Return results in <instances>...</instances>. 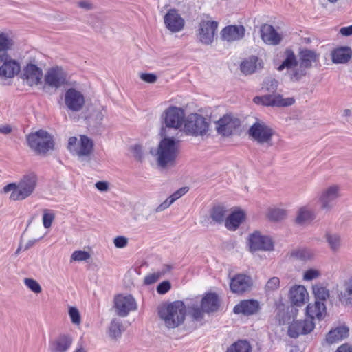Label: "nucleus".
I'll return each instance as SVG.
<instances>
[{
  "mask_svg": "<svg viewBox=\"0 0 352 352\" xmlns=\"http://www.w3.org/2000/svg\"><path fill=\"white\" fill-rule=\"evenodd\" d=\"M285 58L283 63L278 67V71H283L287 69L288 72L292 69L294 66H297L298 63L296 56L292 49H286L285 51Z\"/></svg>",
  "mask_w": 352,
  "mask_h": 352,
  "instance_id": "nucleus-37",
  "label": "nucleus"
},
{
  "mask_svg": "<svg viewBox=\"0 0 352 352\" xmlns=\"http://www.w3.org/2000/svg\"><path fill=\"white\" fill-rule=\"evenodd\" d=\"M106 113L107 111L104 107H95L91 109L90 113L85 118L89 126L98 127L102 124Z\"/></svg>",
  "mask_w": 352,
  "mask_h": 352,
  "instance_id": "nucleus-25",
  "label": "nucleus"
},
{
  "mask_svg": "<svg viewBox=\"0 0 352 352\" xmlns=\"http://www.w3.org/2000/svg\"><path fill=\"white\" fill-rule=\"evenodd\" d=\"M286 216V210L280 208H271L267 213L268 218L273 221H281L284 219Z\"/></svg>",
  "mask_w": 352,
  "mask_h": 352,
  "instance_id": "nucleus-46",
  "label": "nucleus"
},
{
  "mask_svg": "<svg viewBox=\"0 0 352 352\" xmlns=\"http://www.w3.org/2000/svg\"><path fill=\"white\" fill-rule=\"evenodd\" d=\"M93 141L87 136H81L79 149H76V154L81 156H89L93 150Z\"/></svg>",
  "mask_w": 352,
  "mask_h": 352,
  "instance_id": "nucleus-39",
  "label": "nucleus"
},
{
  "mask_svg": "<svg viewBox=\"0 0 352 352\" xmlns=\"http://www.w3.org/2000/svg\"><path fill=\"white\" fill-rule=\"evenodd\" d=\"M166 27L172 32L181 31L184 26V20L176 9H170L164 16Z\"/></svg>",
  "mask_w": 352,
  "mask_h": 352,
  "instance_id": "nucleus-17",
  "label": "nucleus"
},
{
  "mask_svg": "<svg viewBox=\"0 0 352 352\" xmlns=\"http://www.w3.org/2000/svg\"><path fill=\"white\" fill-rule=\"evenodd\" d=\"M307 319L314 318L322 320L326 314V306L323 302L316 300L314 303H309L306 309Z\"/></svg>",
  "mask_w": 352,
  "mask_h": 352,
  "instance_id": "nucleus-26",
  "label": "nucleus"
},
{
  "mask_svg": "<svg viewBox=\"0 0 352 352\" xmlns=\"http://www.w3.org/2000/svg\"><path fill=\"white\" fill-rule=\"evenodd\" d=\"M340 33L345 36H352V25L340 28Z\"/></svg>",
  "mask_w": 352,
  "mask_h": 352,
  "instance_id": "nucleus-63",
  "label": "nucleus"
},
{
  "mask_svg": "<svg viewBox=\"0 0 352 352\" xmlns=\"http://www.w3.org/2000/svg\"><path fill=\"white\" fill-rule=\"evenodd\" d=\"M316 300L324 302L330 296V292L322 283H318L312 286Z\"/></svg>",
  "mask_w": 352,
  "mask_h": 352,
  "instance_id": "nucleus-40",
  "label": "nucleus"
},
{
  "mask_svg": "<svg viewBox=\"0 0 352 352\" xmlns=\"http://www.w3.org/2000/svg\"><path fill=\"white\" fill-rule=\"evenodd\" d=\"M314 219V212L308 206H302L297 212L296 223L298 225H304L311 222Z\"/></svg>",
  "mask_w": 352,
  "mask_h": 352,
  "instance_id": "nucleus-36",
  "label": "nucleus"
},
{
  "mask_svg": "<svg viewBox=\"0 0 352 352\" xmlns=\"http://www.w3.org/2000/svg\"><path fill=\"white\" fill-rule=\"evenodd\" d=\"M300 64L302 67L309 69L312 67L313 63H316L319 59V54L314 50L302 49L298 53Z\"/></svg>",
  "mask_w": 352,
  "mask_h": 352,
  "instance_id": "nucleus-28",
  "label": "nucleus"
},
{
  "mask_svg": "<svg viewBox=\"0 0 352 352\" xmlns=\"http://www.w3.org/2000/svg\"><path fill=\"white\" fill-rule=\"evenodd\" d=\"M325 241L329 248L333 253H338L342 247L341 235L336 232H327L324 234Z\"/></svg>",
  "mask_w": 352,
  "mask_h": 352,
  "instance_id": "nucleus-34",
  "label": "nucleus"
},
{
  "mask_svg": "<svg viewBox=\"0 0 352 352\" xmlns=\"http://www.w3.org/2000/svg\"><path fill=\"white\" fill-rule=\"evenodd\" d=\"M261 36L262 40L270 45H278L282 40V36L274 28L269 24H264L261 28Z\"/></svg>",
  "mask_w": 352,
  "mask_h": 352,
  "instance_id": "nucleus-22",
  "label": "nucleus"
},
{
  "mask_svg": "<svg viewBox=\"0 0 352 352\" xmlns=\"http://www.w3.org/2000/svg\"><path fill=\"white\" fill-rule=\"evenodd\" d=\"M241 71L245 75L252 74L263 67V63L256 56H252L243 61L241 64Z\"/></svg>",
  "mask_w": 352,
  "mask_h": 352,
  "instance_id": "nucleus-35",
  "label": "nucleus"
},
{
  "mask_svg": "<svg viewBox=\"0 0 352 352\" xmlns=\"http://www.w3.org/2000/svg\"><path fill=\"white\" fill-rule=\"evenodd\" d=\"M114 307L117 315L126 317L137 308L136 302L131 295L119 294L114 298Z\"/></svg>",
  "mask_w": 352,
  "mask_h": 352,
  "instance_id": "nucleus-11",
  "label": "nucleus"
},
{
  "mask_svg": "<svg viewBox=\"0 0 352 352\" xmlns=\"http://www.w3.org/2000/svg\"><path fill=\"white\" fill-rule=\"evenodd\" d=\"M218 133L223 136H230L240 126L239 119L230 116H225L217 122Z\"/></svg>",
  "mask_w": 352,
  "mask_h": 352,
  "instance_id": "nucleus-16",
  "label": "nucleus"
},
{
  "mask_svg": "<svg viewBox=\"0 0 352 352\" xmlns=\"http://www.w3.org/2000/svg\"><path fill=\"white\" fill-rule=\"evenodd\" d=\"M132 152L134 155V157L138 160H141L143 157L142 153V146L140 145H135L133 147H132Z\"/></svg>",
  "mask_w": 352,
  "mask_h": 352,
  "instance_id": "nucleus-61",
  "label": "nucleus"
},
{
  "mask_svg": "<svg viewBox=\"0 0 352 352\" xmlns=\"http://www.w3.org/2000/svg\"><path fill=\"white\" fill-rule=\"evenodd\" d=\"M188 191V187H182L175 191L173 194H172L169 199L174 203L176 200L179 199L181 197H182L184 195H185Z\"/></svg>",
  "mask_w": 352,
  "mask_h": 352,
  "instance_id": "nucleus-57",
  "label": "nucleus"
},
{
  "mask_svg": "<svg viewBox=\"0 0 352 352\" xmlns=\"http://www.w3.org/2000/svg\"><path fill=\"white\" fill-rule=\"evenodd\" d=\"M320 272L315 269H309L304 273L303 278L306 280H311L319 277Z\"/></svg>",
  "mask_w": 352,
  "mask_h": 352,
  "instance_id": "nucleus-56",
  "label": "nucleus"
},
{
  "mask_svg": "<svg viewBox=\"0 0 352 352\" xmlns=\"http://www.w3.org/2000/svg\"><path fill=\"white\" fill-rule=\"evenodd\" d=\"M248 134L252 140L260 144H267L271 146L274 132L265 122L256 121L249 129Z\"/></svg>",
  "mask_w": 352,
  "mask_h": 352,
  "instance_id": "nucleus-7",
  "label": "nucleus"
},
{
  "mask_svg": "<svg viewBox=\"0 0 352 352\" xmlns=\"http://www.w3.org/2000/svg\"><path fill=\"white\" fill-rule=\"evenodd\" d=\"M28 146L37 154L45 155L54 149L52 137L45 131L39 130L27 137Z\"/></svg>",
  "mask_w": 352,
  "mask_h": 352,
  "instance_id": "nucleus-3",
  "label": "nucleus"
},
{
  "mask_svg": "<svg viewBox=\"0 0 352 352\" xmlns=\"http://www.w3.org/2000/svg\"><path fill=\"white\" fill-rule=\"evenodd\" d=\"M352 57V50L347 46L340 47L331 52L332 62L336 64H345Z\"/></svg>",
  "mask_w": 352,
  "mask_h": 352,
  "instance_id": "nucleus-27",
  "label": "nucleus"
},
{
  "mask_svg": "<svg viewBox=\"0 0 352 352\" xmlns=\"http://www.w3.org/2000/svg\"><path fill=\"white\" fill-rule=\"evenodd\" d=\"M307 68L302 67L301 64H297L288 72L290 78L292 81H298L307 74Z\"/></svg>",
  "mask_w": 352,
  "mask_h": 352,
  "instance_id": "nucleus-43",
  "label": "nucleus"
},
{
  "mask_svg": "<svg viewBox=\"0 0 352 352\" xmlns=\"http://www.w3.org/2000/svg\"><path fill=\"white\" fill-rule=\"evenodd\" d=\"M123 331V326L122 322L117 319L113 318L109 327V334L112 338H117L120 337Z\"/></svg>",
  "mask_w": 352,
  "mask_h": 352,
  "instance_id": "nucleus-42",
  "label": "nucleus"
},
{
  "mask_svg": "<svg viewBox=\"0 0 352 352\" xmlns=\"http://www.w3.org/2000/svg\"><path fill=\"white\" fill-rule=\"evenodd\" d=\"M252 285V281L250 276L239 274L231 279L230 287L233 293L243 294L250 290Z\"/></svg>",
  "mask_w": 352,
  "mask_h": 352,
  "instance_id": "nucleus-19",
  "label": "nucleus"
},
{
  "mask_svg": "<svg viewBox=\"0 0 352 352\" xmlns=\"http://www.w3.org/2000/svg\"><path fill=\"white\" fill-rule=\"evenodd\" d=\"M36 184L37 177L34 173L24 175L18 183L16 189L11 193L10 198L14 201L25 199L32 194Z\"/></svg>",
  "mask_w": 352,
  "mask_h": 352,
  "instance_id": "nucleus-5",
  "label": "nucleus"
},
{
  "mask_svg": "<svg viewBox=\"0 0 352 352\" xmlns=\"http://www.w3.org/2000/svg\"><path fill=\"white\" fill-rule=\"evenodd\" d=\"M184 130L187 135L204 136L209 130V122L203 116L192 113L184 121Z\"/></svg>",
  "mask_w": 352,
  "mask_h": 352,
  "instance_id": "nucleus-4",
  "label": "nucleus"
},
{
  "mask_svg": "<svg viewBox=\"0 0 352 352\" xmlns=\"http://www.w3.org/2000/svg\"><path fill=\"white\" fill-rule=\"evenodd\" d=\"M69 315L73 324L77 325L80 324L81 317L77 308L74 307H70L69 309Z\"/></svg>",
  "mask_w": 352,
  "mask_h": 352,
  "instance_id": "nucleus-53",
  "label": "nucleus"
},
{
  "mask_svg": "<svg viewBox=\"0 0 352 352\" xmlns=\"http://www.w3.org/2000/svg\"><path fill=\"white\" fill-rule=\"evenodd\" d=\"M78 6L85 10H91L94 9V4L88 0H83L78 2Z\"/></svg>",
  "mask_w": 352,
  "mask_h": 352,
  "instance_id": "nucleus-60",
  "label": "nucleus"
},
{
  "mask_svg": "<svg viewBox=\"0 0 352 352\" xmlns=\"http://www.w3.org/2000/svg\"><path fill=\"white\" fill-rule=\"evenodd\" d=\"M173 203V201L168 198H167L164 202H162L160 206H158L156 209V212H160L168 208Z\"/></svg>",
  "mask_w": 352,
  "mask_h": 352,
  "instance_id": "nucleus-62",
  "label": "nucleus"
},
{
  "mask_svg": "<svg viewBox=\"0 0 352 352\" xmlns=\"http://www.w3.org/2000/svg\"><path fill=\"white\" fill-rule=\"evenodd\" d=\"M45 86L58 89L67 82V74L60 67L49 69L44 78Z\"/></svg>",
  "mask_w": 352,
  "mask_h": 352,
  "instance_id": "nucleus-10",
  "label": "nucleus"
},
{
  "mask_svg": "<svg viewBox=\"0 0 352 352\" xmlns=\"http://www.w3.org/2000/svg\"><path fill=\"white\" fill-rule=\"evenodd\" d=\"M184 111L177 107H168L163 114V119L167 128L178 129L184 122Z\"/></svg>",
  "mask_w": 352,
  "mask_h": 352,
  "instance_id": "nucleus-12",
  "label": "nucleus"
},
{
  "mask_svg": "<svg viewBox=\"0 0 352 352\" xmlns=\"http://www.w3.org/2000/svg\"><path fill=\"white\" fill-rule=\"evenodd\" d=\"M218 27V23L214 21L203 20L199 23L198 37L200 42L204 45H210L214 41Z\"/></svg>",
  "mask_w": 352,
  "mask_h": 352,
  "instance_id": "nucleus-14",
  "label": "nucleus"
},
{
  "mask_svg": "<svg viewBox=\"0 0 352 352\" xmlns=\"http://www.w3.org/2000/svg\"><path fill=\"white\" fill-rule=\"evenodd\" d=\"M72 343V338L68 335H61L50 346L51 352H66Z\"/></svg>",
  "mask_w": 352,
  "mask_h": 352,
  "instance_id": "nucleus-32",
  "label": "nucleus"
},
{
  "mask_svg": "<svg viewBox=\"0 0 352 352\" xmlns=\"http://www.w3.org/2000/svg\"><path fill=\"white\" fill-rule=\"evenodd\" d=\"M186 314V307L182 301H174L159 310V316L168 328H175L182 324Z\"/></svg>",
  "mask_w": 352,
  "mask_h": 352,
  "instance_id": "nucleus-2",
  "label": "nucleus"
},
{
  "mask_svg": "<svg viewBox=\"0 0 352 352\" xmlns=\"http://www.w3.org/2000/svg\"><path fill=\"white\" fill-rule=\"evenodd\" d=\"M226 352H252V346L248 341L239 340L231 344Z\"/></svg>",
  "mask_w": 352,
  "mask_h": 352,
  "instance_id": "nucleus-41",
  "label": "nucleus"
},
{
  "mask_svg": "<svg viewBox=\"0 0 352 352\" xmlns=\"http://www.w3.org/2000/svg\"><path fill=\"white\" fill-rule=\"evenodd\" d=\"M13 45L12 40L6 34H0V54H7V51L10 50Z\"/></svg>",
  "mask_w": 352,
  "mask_h": 352,
  "instance_id": "nucleus-47",
  "label": "nucleus"
},
{
  "mask_svg": "<svg viewBox=\"0 0 352 352\" xmlns=\"http://www.w3.org/2000/svg\"><path fill=\"white\" fill-rule=\"evenodd\" d=\"M201 307L206 313L217 311L219 307V298L217 294H207L201 300Z\"/></svg>",
  "mask_w": 352,
  "mask_h": 352,
  "instance_id": "nucleus-33",
  "label": "nucleus"
},
{
  "mask_svg": "<svg viewBox=\"0 0 352 352\" xmlns=\"http://www.w3.org/2000/svg\"><path fill=\"white\" fill-rule=\"evenodd\" d=\"M171 288V284L168 280L160 283L157 287V292L160 294H164Z\"/></svg>",
  "mask_w": 352,
  "mask_h": 352,
  "instance_id": "nucleus-55",
  "label": "nucleus"
},
{
  "mask_svg": "<svg viewBox=\"0 0 352 352\" xmlns=\"http://www.w3.org/2000/svg\"><path fill=\"white\" fill-rule=\"evenodd\" d=\"M23 281L25 286L34 293L39 294L41 292L42 288L36 280L30 278H25Z\"/></svg>",
  "mask_w": 352,
  "mask_h": 352,
  "instance_id": "nucleus-49",
  "label": "nucleus"
},
{
  "mask_svg": "<svg viewBox=\"0 0 352 352\" xmlns=\"http://www.w3.org/2000/svg\"><path fill=\"white\" fill-rule=\"evenodd\" d=\"M180 141L174 137L164 138L160 142L155 153H151L157 156V164L162 168L173 166L179 154Z\"/></svg>",
  "mask_w": 352,
  "mask_h": 352,
  "instance_id": "nucleus-1",
  "label": "nucleus"
},
{
  "mask_svg": "<svg viewBox=\"0 0 352 352\" xmlns=\"http://www.w3.org/2000/svg\"><path fill=\"white\" fill-rule=\"evenodd\" d=\"M140 77L142 80L148 83H154L157 79V76L151 73H142Z\"/></svg>",
  "mask_w": 352,
  "mask_h": 352,
  "instance_id": "nucleus-59",
  "label": "nucleus"
},
{
  "mask_svg": "<svg viewBox=\"0 0 352 352\" xmlns=\"http://www.w3.org/2000/svg\"><path fill=\"white\" fill-rule=\"evenodd\" d=\"M340 197V188L333 184L323 188L318 195V202L320 209L329 212L334 207L337 199Z\"/></svg>",
  "mask_w": 352,
  "mask_h": 352,
  "instance_id": "nucleus-6",
  "label": "nucleus"
},
{
  "mask_svg": "<svg viewBox=\"0 0 352 352\" xmlns=\"http://www.w3.org/2000/svg\"><path fill=\"white\" fill-rule=\"evenodd\" d=\"M278 82L273 78L268 77L262 84V89L265 91L274 93L278 88Z\"/></svg>",
  "mask_w": 352,
  "mask_h": 352,
  "instance_id": "nucleus-48",
  "label": "nucleus"
},
{
  "mask_svg": "<svg viewBox=\"0 0 352 352\" xmlns=\"http://www.w3.org/2000/svg\"><path fill=\"white\" fill-rule=\"evenodd\" d=\"M248 245L251 252L258 250L270 251L273 249V242L270 237L262 235L259 232L250 234Z\"/></svg>",
  "mask_w": 352,
  "mask_h": 352,
  "instance_id": "nucleus-13",
  "label": "nucleus"
},
{
  "mask_svg": "<svg viewBox=\"0 0 352 352\" xmlns=\"http://www.w3.org/2000/svg\"><path fill=\"white\" fill-rule=\"evenodd\" d=\"M245 33V29L242 25H231L223 28L221 36L223 41L234 42L242 39Z\"/></svg>",
  "mask_w": 352,
  "mask_h": 352,
  "instance_id": "nucleus-18",
  "label": "nucleus"
},
{
  "mask_svg": "<svg viewBox=\"0 0 352 352\" xmlns=\"http://www.w3.org/2000/svg\"><path fill=\"white\" fill-rule=\"evenodd\" d=\"M54 218H55V215L53 212H50V210H48L47 209L44 210L43 214V226L45 228H50Z\"/></svg>",
  "mask_w": 352,
  "mask_h": 352,
  "instance_id": "nucleus-52",
  "label": "nucleus"
},
{
  "mask_svg": "<svg viewBox=\"0 0 352 352\" xmlns=\"http://www.w3.org/2000/svg\"><path fill=\"white\" fill-rule=\"evenodd\" d=\"M307 298V291L302 285L295 286L290 289V299L292 303L296 306H301L305 304Z\"/></svg>",
  "mask_w": 352,
  "mask_h": 352,
  "instance_id": "nucleus-30",
  "label": "nucleus"
},
{
  "mask_svg": "<svg viewBox=\"0 0 352 352\" xmlns=\"http://www.w3.org/2000/svg\"><path fill=\"white\" fill-rule=\"evenodd\" d=\"M260 309L259 302L253 299L241 301L234 307L235 314H243L245 316L256 314Z\"/></svg>",
  "mask_w": 352,
  "mask_h": 352,
  "instance_id": "nucleus-23",
  "label": "nucleus"
},
{
  "mask_svg": "<svg viewBox=\"0 0 352 352\" xmlns=\"http://www.w3.org/2000/svg\"><path fill=\"white\" fill-rule=\"evenodd\" d=\"M349 329L346 326H340L331 330L326 336V341L333 344L342 340L349 336Z\"/></svg>",
  "mask_w": 352,
  "mask_h": 352,
  "instance_id": "nucleus-31",
  "label": "nucleus"
},
{
  "mask_svg": "<svg viewBox=\"0 0 352 352\" xmlns=\"http://www.w3.org/2000/svg\"><path fill=\"white\" fill-rule=\"evenodd\" d=\"M336 352H352V346L348 344H344L340 346Z\"/></svg>",
  "mask_w": 352,
  "mask_h": 352,
  "instance_id": "nucleus-64",
  "label": "nucleus"
},
{
  "mask_svg": "<svg viewBox=\"0 0 352 352\" xmlns=\"http://www.w3.org/2000/svg\"><path fill=\"white\" fill-rule=\"evenodd\" d=\"M254 103L270 107H289L295 102L294 98H284L279 94H266L261 96H255L253 99Z\"/></svg>",
  "mask_w": 352,
  "mask_h": 352,
  "instance_id": "nucleus-9",
  "label": "nucleus"
},
{
  "mask_svg": "<svg viewBox=\"0 0 352 352\" xmlns=\"http://www.w3.org/2000/svg\"><path fill=\"white\" fill-rule=\"evenodd\" d=\"M292 256L298 260L306 261L311 260L314 257V254L309 249L301 248L292 252Z\"/></svg>",
  "mask_w": 352,
  "mask_h": 352,
  "instance_id": "nucleus-45",
  "label": "nucleus"
},
{
  "mask_svg": "<svg viewBox=\"0 0 352 352\" xmlns=\"http://www.w3.org/2000/svg\"><path fill=\"white\" fill-rule=\"evenodd\" d=\"M90 258V254L86 251H74L70 261H87Z\"/></svg>",
  "mask_w": 352,
  "mask_h": 352,
  "instance_id": "nucleus-51",
  "label": "nucleus"
},
{
  "mask_svg": "<svg viewBox=\"0 0 352 352\" xmlns=\"http://www.w3.org/2000/svg\"><path fill=\"white\" fill-rule=\"evenodd\" d=\"M0 56H4L0 66V76L13 78L19 74L21 67L16 60L9 58L8 54H0Z\"/></svg>",
  "mask_w": 352,
  "mask_h": 352,
  "instance_id": "nucleus-20",
  "label": "nucleus"
},
{
  "mask_svg": "<svg viewBox=\"0 0 352 352\" xmlns=\"http://www.w3.org/2000/svg\"><path fill=\"white\" fill-rule=\"evenodd\" d=\"M337 293L338 300L342 305L352 307V275L344 281L341 289Z\"/></svg>",
  "mask_w": 352,
  "mask_h": 352,
  "instance_id": "nucleus-24",
  "label": "nucleus"
},
{
  "mask_svg": "<svg viewBox=\"0 0 352 352\" xmlns=\"http://www.w3.org/2000/svg\"><path fill=\"white\" fill-rule=\"evenodd\" d=\"M41 69L34 64H28L23 69V78L30 86L38 85L42 78Z\"/></svg>",
  "mask_w": 352,
  "mask_h": 352,
  "instance_id": "nucleus-21",
  "label": "nucleus"
},
{
  "mask_svg": "<svg viewBox=\"0 0 352 352\" xmlns=\"http://www.w3.org/2000/svg\"><path fill=\"white\" fill-rule=\"evenodd\" d=\"M114 245L118 248H123L128 244V239L125 236H117L113 240Z\"/></svg>",
  "mask_w": 352,
  "mask_h": 352,
  "instance_id": "nucleus-58",
  "label": "nucleus"
},
{
  "mask_svg": "<svg viewBox=\"0 0 352 352\" xmlns=\"http://www.w3.org/2000/svg\"><path fill=\"white\" fill-rule=\"evenodd\" d=\"M314 327L315 324L311 319L294 320L288 327V336L296 338L300 335L309 333Z\"/></svg>",
  "mask_w": 352,
  "mask_h": 352,
  "instance_id": "nucleus-15",
  "label": "nucleus"
},
{
  "mask_svg": "<svg viewBox=\"0 0 352 352\" xmlns=\"http://www.w3.org/2000/svg\"><path fill=\"white\" fill-rule=\"evenodd\" d=\"M63 101L67 111L72 113L82 111L85 104L84 94L75 88H69L65 90Z\"/></svg>",
  "mask_w": 352,
  "mask_h": 352,
  "instance_id": "nucleus-8",
  "label": "nucleus"
},
{
  "mask_svg": "<svg viewBox=\"0 0 352 352\" xmlns=\"http://www.w3.org/2000/svg\"><path fill=\"white\" fill-rule=\"evenodd\" d=\"M189 314L195 320H201L204 318V311L202 307H199L198 303L192 302L188 305Z\"/></svg>",
  "mask_w": 352,
  "mask_h": 352,
  "instance_id": "nucleus-44",
  "label": "nucleus"
},
{
  "mask_svg": "<svg viewBox=\"0 0 352 352\" xmlns=\"http://www.w3.org/2000/svg\"><path fill=\"white\" fill-rule=\"evenodd\" d=\"M245 217V212L242 210L234 211L228 214L225 221V226L229 230H236Z\"/></svg>",
  "mask_w": 352,
  "mask_h": 352,
  "instance_id": "nucleus-29",
  "label": "nucleus"
},
{
  "mask_svg": "<svg viewBox=\"0 0 352 352\" xmlns=\"http://www.w3.org/2000/svg\"><path fill=\"white\" fill-rule=\"evenodd\" d=\"M280 285V280L278 277L271 278L265 285V289L267 292H272L277 289Z\"/></svg>",
  "mask_w": 352,
  "mask_h": 352,
  "instance_id": "nucleus-54",
  "label": "nucleus"
},
{
  "mask_svg": "<svg viewBox=\"0 0 352 352\" xmlns=\"http://www.w3.org/2000/svg\"><path fill=\"white\" fill-rule=\"evenodd\" d=\"M166 274V271H160L148 274L144 277V283L145 285H151L157 282L162 276Z\"/></svg>",
  "mask_w": 352,
  "mask_h": 352,
  "instance_id": "nucleus-50",
  "label": "nucleus"
},
{
  "mask_svg": "<svg viewBox=\"0 0 352 352\" xmlns=\"http://www.w3.org/2000/svg\"><path fill=\"white\" fill-rule=\"evenodd\" d=\"M210 218L217 223L225 222L228 216V210L224 206H214L210 213Z\"/></svg>",
  "mask_w": 352,
  "mask_h": 352,
  "instance_id": "nucleus-38",
  "label": "nucleus"
}]
</instances>
